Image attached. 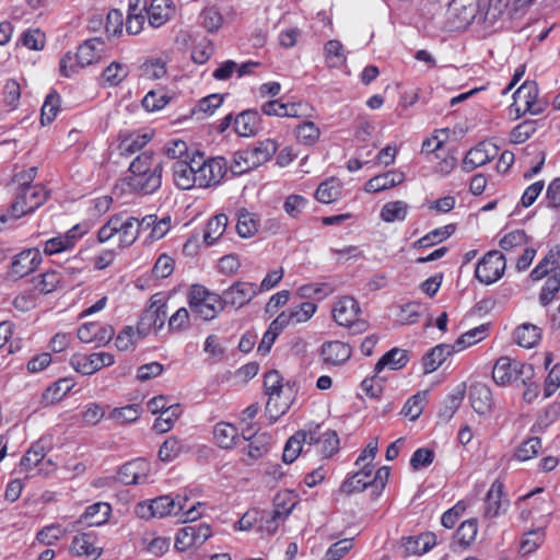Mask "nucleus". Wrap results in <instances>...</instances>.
I'll use <instances>...</instances> for the list:
<instances>
[{"label":"nucleus","instance_id":"21","mask_svg":"<svg viewBox=\"0 0 560 560\" xmlns=\"http://www.w3.org/2000/svg\"><path fill=\"white\" fill-rule=\"evenodd\" d=\"M42 253L38 248L24 249L12 258L10 275L15 278H23L34 272L42 264Z\"/></svg>","mask_w":560,"mask_h":560},{"label":"nucleus","instance_id":"45","mask_svg":"<svg viewBox=\"0 0 560 560\" xmlns=\"http://www.w3.org/2000/svg\"><path fill=\"white\" fill-rule=\"evenodd\" d=\"M253 159L255 168L268 162L277 152L278 144L272 139L259 141L254 147L247 148Z\"/></svg>","mask_w":560,"mask_h":560},{"label":"nucleus","instance_id":"63","mask_svg":"<svg viewBox=\"0 0 560 560\" xmlns=\"http://www.w3.org/2000/svg\"><path fill=\"white\" fill-rule=\"evenodd\" d=\"M151 137L143 132H132L126 136L119 144V150L122 154H132L141 150L149 141Z\"/></svg>","mask_w":560,"mask_h":560},{"label":"nucleus","instance_id":"11","mask_svg":"<svg viewBox=\"0 0 560 560\" xmlns=\"http://www.w3.org/2000/svg\"><path fill=\"white\" fill-rule=\"evenodd\" d=\"M511 113L516 117L525 114L538 115L544 110V103L538 98V88L533 81H525L513 94Z\"/></svg>","mask_w":560,"mask_h":560},{"label":"nucleus","instance_id":"57","mask_svg":"<svg viewBox=\"0 0 560 560\" xmlns=\"http://www.w3.org/2000/svg\"><path fill=\"white\" fill-rule=\"evenodd\" d=\"M182 413V408L177 404L170 405L154 421L153 428L159 433L170 431L175 421Z\"/></svg>","mask_w":560,"mask_h":560},{"label":"nucleus","instance_id":"55","mask_svg":"<svg viewBox=\"0 0 560 560\" xmlns=\"http://www.w3.org/2000/svg\"><path fill=\"white\" fill-rule=\"evenodd\" d=\"M285 512H276L275 510L259 511L258 530L261 533L273 534L279 524L284 521Z\"/></svg>","mask_w":560,"mask_h":560},{"label":"nucleus","instance_id":"62","mask_svg":"<svg viewBox=\"0 0 560 560\" xmlns=\"http://www.w3.org/2000/svg\"><path fill=\"white\" fill-rule=\"evenodd\" d=\"M283 329L284 327L282 326V324L279 323V320L276 317L270 323L268 329L262 335V338L257 347V352L260 355H267L270 352L276 339L282 332Z\"/></svg>","mask_w":560,"mask_h":560},{"label":"nucleus","instance_id":"61","mask_svg":"<svg viewBox=\"0 0 560 560\" xmlns=\"http://www.w3.org/2000/svg\"><path fill=\"white\" fill-rule=\"evenodd\" d=\"M44 454V447L40 444L36 443L32 445L21 459V469L28 475L35 474L38 465H40Z\"/></svg>","mask_w":560,"mask_h":560},{"label":"nucleus","instance_id":"7","mask_svg":"<svg viewBox=\"0 0 560 560\" xmlns=\"http://www.w3.org/2000/svg\"><path fill=\"white\" fill-rule=\"evenodd\" d=\"M534 376V369L530 364L510 357L499 358L492 369V380L499 386H508L514 382L529 381Z\"/></svg>","mask_w":560,"mask_h":560},{"label":"nucleus","instance_id":"64","mask_svg":"<svg viewBox=\"0 0 560 560\" xmlns=\"http://www.w3.org/2000/svg\"><path fill=\"white\" fill-rule=\"evenodd\" d=\"M320 129L313 121H304L295 129V136L299 142L305 145H314L320 137Z\"/></svg>","mask_w":560,"mask_h":560},{"label":"nucleus","instance_id":"56","mask_svg":"<svg viewBox=\"0 0 560 560\" xmlns=\"http://www.w3.org/2000/svg\"><path fill=\"white\" fill-rule=\"evenodd\" d=\"M141 415V407L138 404H131L124 407L114 408L108 413V419L117 424H127L135 422Z\"/></svg>","mask_w":560,"mask_h":560},{"label":"nucleus","instance_id":"3","mask_svg":"<svg viewBox=\"0 0 560 560\" xmlns=\"http://www.w3.org/2000/svg\"><path fill=\"white\" fill-rule=\"evenodd\" d=\"M138 236L139 220L125 213L112 215L96 234L98 243L114 242L121 249L130 247Z\"/></svg>","mask_w":560,"mask_h":560},{"label":"nucleus","instance_id":"59","mask_svg":"<svg viewBox=\"0 0 560 560\" xmlns=\"http://www.w3.org/2000/svg\"><path fill=\"white\" fill-rule=\"evenodd\" d=\"M326 63L330 68H339L346 63L343 46L339 40L331 39L324 47Z\"/></svg>","mask_w":560,"mask_h":560},{"label":"nucleus","instance_id":"43","mask_svg":"<svg viewBox=\"0 0 560 560\" xmlns=\"http://www.w3.org/2000/svg\"><path fill=\"white\" fill-rule=\"evenodd\" d=\"M259 126L257 112L244 110L234 118V130L241 137L254 136Z\"/></svg>","mask_w":560,"mask_h":560},{"label":"nucleus","instance_id":"16","mask_svg":"<svg viewBox=\"0 0 560 560\" xmlns=\"http://www.w3.org/2000/svg\"><path fill=\"white\" fill-rule=\"evenodd\" d=\"M211 536L212 529L206 523L185 526L176 533L175 548L179 551L197 548L203 545Z\"/></svg>","mask_w":560,"mask_h":560},{"label":"nucleus","instance_id":"33","mask_svg":"<svg viewBox=\"0 0 560 560\" xmlns=\"http://www.w3.org/2000/svg\"><path fill=\"white\" fill-rule=\"evenodd\" d=\"M173 13L174 8L171 0H152L147 9V20L152 27L158 28L164 25Z\"/></svg>","mask_w":560,"mask_h":560},{"label":"nucleus","instance_id":"6","mask_svg":"<svg viewBox=\"0 0 560 560\" xmlns=\"http://www.w3.org/2000/svg\"><path fill=\"white\" fill-rule=\"evenodd\" d=\"M188 304L192 313L203 320H211L223 310L221 295L201 284H192L188 291Z\"/></svg>","mask_w":560,"mask_h":560},{"label":"nucleus","instance_id":"15","mask_svg":"<svg viewBox=\"0 0 560 560\" xmlns=\"http://www.w3.org/2000/svg\"><path fill=\"white\" fill-rule=\"evenodd\" d=\"M198 150H192V155L186 160L172 164V178L174 185L182 190L198 188Z\"/></svg>","mask_w":560,"mask_h":560},{"label":"nucleus","instance_id":"20","mask_svg":"<svg viewBox=\"0 0 560 560\" xmlns=\"http://www.w3.org/2000/svg\"><path fill=\"white\" fill-rule=\"evenodd\" d=\"M151 475V464L143 458H137L121 466L118 479L125 485H143L150 481Z\"/></svg>","mask_w":560,"mask_h":560},{"label":"nucleus","instance_id":"50","mask_svg":"<svg viewBox=\"0 0 560 560\" xmlns=\"http://www.w3.org/2000/svg\"><path fill=\"white\" fill-rule=\"evenodd\" d=\"M424 311L425 306L422 303L408 302L398 306L396 319L400 325H412L419 320Z\"/></svg>","mask_w":560,"mask_h":560},{"label":"nucleus","instance_id":"28","mask_svg":"<svg viewBox=\"0 0 560 560\" xmlns=\"http://www.w3.org/2000/svg\"><path fill=\"white\" fill-rule=\"evenodd\" d=\"M317 311V305L312 302H303L294 307L282 311L277 319L284 328L290 325H299L308 322Z\"/></svg>","mask_w":560,"mask_h":560},{"label":"nucleus","instance_id":"14","mask_svg":"<svg viewBox=\"0 0 560 560\" xmlns=\"http://www.w3.org/2000/svg\"><path fill=\"white\" fill-rule=\"evenodd\" d=\"M115 363V357L105 351L92 353H74L70 358L71 368L82 374L92 375L100 370L110 366Z\"/></svg>","mask_w":560,"mask_h":560},{"label":"nucleus","instance_id":"23","mask_svg":"<svg viewBox=\"0 0 560 560\" xmlns=\"http://www.w3.org/2000/svg\"><path fill=\"white\" fill-rule=\"evenodd\" d=\"M316 435L315 427H306L293 434L285 443L282 459L285 464H292L303 452L305 444L312 445Z\"/></svg>","mask_w":560,"mask_h":560},{"label":"nucleus","instance_id":"37","mask_svg":"<svg viewBox=\"0 0 560 560\" xmlns=\"http://www.w3.org/2000/svg\"><path fill=\"white\" fill-rule=\"evenodd\" d=\"M436 544V537L433 533L427 532L415 537H408L404 540L402 547L407 555H423L430 551Z\"/></svg>","mask_w":560,"mask_h":560},{"label":"nucleus","instance_id":"5","mask_svg":"<svg viewBox=\"0 0 560 560\" xmlns=\"http://www.w3.org/2000/svg\"><path fill=\"white\" fill-rule=\"evenodd\" d=\"M359 470L347 478L341 485L345 493L361 492L369 486L374 487L380 493L386 486L389 477V468L386 466L375 469L374 465H360Z\"/></svg>","mask_w":560,"mask_h":560},{"label":"nucleus","instance_id":"40","mask_svg":"<svg viewBox=\"0 0 560 560\" xmlns=\"http://www.w3.org/2000/svg\"><path fill=\"white\" fill-rule=\"evenodd\" d=\"M228 217L219 213L210 218L205 226L202 240L207 246L214 245L224 234L228 226Z\"/></svg>","mask_w":560,"mask_h":560},{"label":"nucleus","instance_id":"29","mask_svg":"<svg viewBox=\"0 0 560 560\" xmlns=\"http://www.w3.org/2000/svg\"><path fill=\"white\" fill-rule=\"evenodd\" d=\"M106 52V44L101 38H91L81 44L77 49L79 63L88 67L98 62Z\"/></svg>","mask_w":560,"mask_h":560},{"label":"nucleus","instance_id":"24","mask_svg":"<svg viewBox=\"0 0 560 560\" xmlns=\"http://www.w3.org/2000/svg\"><path fill=\"white\" fill-rule=\"evenodd\" d=\"M498 154V148L490 141H483L471 148L463 161V168L471 172L475 168L485 165Z\"/></svg>","mask_w":560,"mask_h":560},{"label":"nucleus","instance_id":"31","mask_svg":"<svg viewBox=\"0 0 560 560\" xmlns=\"http://www.w3.org/2000/svg\"><path fill=\"white\" fill-rule=\"evenodd\" d=\"M273 444L272 436L268 433H260L249 439L245 448V464L252 465L254 462L265 457Z\"/></svg>","mask_w":560,"mask_h":560},{"label":"nucleus","instance_id":"38","mask_svg":"<svg viewBox=\"0 0 560 560\" xmlns=\"http://www.w3.org/2000/svg\"><path fill=\"white\" fill-rule=\"evenodd\" d=\"M469 399L471 407L479 415L490 411L492 406V394L490 388L485 384H475L470 388Z\"/></svg>","mask_w":560,"mask_h":560},{"label":"nucleus","instance_id":"39","mask_svg":"<svg viewBox=\"0 0 560 560\" xmlns=\"http://www.w3.org/2000/svg\"><path fill=\"white\" fill-rule=\"evenodd\" d=\"M112 514V506L107 502H96L89 505L81 516L88 526H101L107 523Z\"/></svg>","mask_w":560,"mask_h":560},{"label":"nucleus","instance_id":"44","mask_svg":"<svg viewBox=\"0 0 560 560\" xmlns=\"http://www.w3.org/2000/svg\"><path fill=\"white\" fill-rule=\"evenodd\" d=\"M560 257V249L558 247H552L548 250L545 257L536 265V267L530 271L529 277L533 281H539L544 277L551 275L557 271L556 265Z\"/></svg>","mask_w":560,"mask_h":560},{"label":"nucleus","instance_id":"42","mask_svg":"<svg viewBox=\"0 0 560 560\" xmlns=\"http://www.w3.org/2000/svg\"><path fill=\"white\" fill-rule=\"evenodd\" d=\"M342 192V183L336 177H330L319 184L315 191L317 201L329 205L339 199Z\"/></svg>","mask_w":560,"mask_h":560},{"label":"nucleus","instance_id":"9","mask_svg":"<svg viewBox=\"0 0 560 560\" xmlns=\"http://www.w3.org/2000/svg\"><path fill=\"white\" fill-rule=\"evenodd\" d=\"M198 188L217 187L228 173V162L222 156L207 158L202 152L197 154Z\"/></svg>","mask_w":560,"mask_h":560},{"label":"nucleus","instance_id":"13","mask_svg":"<svg viewBox=\"0 0 560 560\" xmlns=\"http://www.w3.org/2000/svg\"><path fill=\"white\" fill-rule=\"evenodd\" d=\"M506 261L504 255L499 250H490L478 261L475 269V277L486 285L500 280L504 275Z\"/></svg>","mask_w":560,"mask_h":560},{"label":"nucleus","instance_id":"58","mask_svg":"<svg viewBox=\"0 0 560 560\" xmlns=\"http://www.w3.org/2000/svg\"><path fill=\"white\" fill-rule=\"evenodd\" d=\"M200 25L211 34L219 32L223 25V16L218 8H205L199 15Z\"/></svg>","mask_w":560,"mask_h":560},{"label":"nucleus","instance_id":"26","mask_svg":"<svg viewBox=\"0 0 560 560\" xmlns=\"http://www.w3.org/2000/svg\"><path fill=\"white\" fill-rule=\"evenodd\" d=\"M509 500L504 498L503 483L494 481L486 495L483 516L487 518L497 517L506 512Z\"/></svg>","mask_w":560,"mask_h":560},{"label":"nucleus","instance_id":"60","mask_svg":"<svg viewBox=\"0 0 560 560\" xmlns=\"http://www.w3.org/2000/svg\"><path fill=\"white\" fill-rule=\"evenodd\" d=\"M541 446V440L539 438H529L516 447L514 458L518 462H527L539 454Z\"/></svg>","mask_w":560,"mask_h":560},{"label":"nucleus","instance_id":"32","mask_svg":"<svg viewBox=\"0 0 560 560\" xmlns=\"http://www.w3.org/2000/svg\"><path fill=\"white\" fill-rule=\"evenodd\" d=\"M404 179L402 172L392 170L369 179L364 185V190L369 194L380 192L401 184Z\"/></svg>","mask_w":560,"mask_h":560},{"label":"nucleus","instance_id":"49","mask_svg":"<svg viewBox=\"0 0 560 560\" xmlns=\"http://www.w3.org/2000/svg\"><path fill=\"white\" fill-rule=\"evenodd\" d=\"M213 438L222 448H232L238 439V430L230 422H219L213 430Z\"/></svg>","mask_w":560,"mask_h":560},{"label":"nucleus","instance_id":"54","mask_svg":"<svg viewBox=\"0 0 560 560\" xmlns=\"http://www.w3.org/2000/svg\"><path fill=\"white\" fill-rule=\"evenodd\" d=\"M129 74L126 63L113 61L102 72L103 82L108 86L119 85Z\"/></svg>","mask_w":560,"mask_h":560},{"label":"nucleus","instance_id":"25","mask_svg":"<svg viewBox=\"0 0 560 560\" xmlns=\"http://www.w3.org/2000/svg\"><path fill=\"white\" fill-rule=\"evenodd\" d=\"M173 225V220L170 214L159 217L158 214H149L139 220V230H149L147 240L149 242H156L167 235Z\"/></svg>","mask_w":560,"mask_h":560},{"label":"nucleus","instance_id":"19","mask_svg":"<svg viewBox=\"0 0 560 560\" xmlns=\"http://www.w3.org/2000/svg\"><path fill=\"white\" fill-rule=\"evenodd\" d=\"M77 335L80 341L84 343L104 346L113 339L115 330L113 326L106 323L86 322L78 328Z\"/></svg>","mask_w":560,"mask_h":560},{"label":"nucleus","instance_id":"22","mask_svg":"<svg viewBox=\"0 0 560 560\" xmlns=\"http://www.w3.org/2000/svg\"><path fill=\"white\" fill-rule=\"evenodd\" d=\"M352 354V348L345 341H325L319 349V357L327 366L343 365Z\"/></svg>","mask_w":560,"mask_h":560},{"label":"nucleus","instance_id":"1","mask_svg":"<svg viewBox=\"0 0 560 560\" xmlns=\"http://www.w3.org/2000/svg\"><path fill=\"white\" fill-rule=\"evenodd\" d=\"M130 186L143 194L156 191L162 184L163 163L151 152L138 155L129 166Z\"/></svg>","mask_w":560,"mask_h":560},{"label":"nucleus","instance_id":"8","mask_svg":"<svg viewBox=\"0 0 560 560\" xmlns=\"http://www.w3.org/2000/svg\"><path fill=\"white\" fill-rule=\"evenodd\" d=\"M47 198L45 189L39 185H22L10 206V219L16 220L40 207Z\"/></svg>","mask_w":560,"mask_h":560},{"label":"nucleus","instance_id":"17","mask_svg":"<svg viewBox=\"0 0 560 560\" xmlns=\"http://www.w3.org/2000/svg\"><path fill=\"white\" fill-rule=\"evenodd\" d=\"M135 514L144 520H149L151 517H166L171 515H176L174 511V501L173 497L165 494L156 497L152 500H145L139 502L135 506Z\"/></svg>","mask_w":560,"mask_h":560},{"label":"nucleus","instance_id":"41","mask_svg":"<svg viewBox=\"0 0 560 560\" xmlns=\"http://www.w3.org/2000/svg\"><path fill=\"white\" fill-rule=\"evenodd\" d=\"M513 338L520 347L530 349L540 341L541 329L534 324L524 323L516 327Z\"/></svg>","mask_w":560,"mask_h":560},{"label":"nucleus","instance_id":"34","mask_svg":"<svg viewBox=\"0 0 560 560\" xmlns=\"http://www.w3.org/2000/svg\"><path fill=\"white\" fill-rule=\"evenodd\" d=\"M67 528L59 523L47 524L37 530L32 546H56L67 535Z\"/></svg>","mask_w":560,"mask_h":560},{"label":"nucleus","instance_id":"4","mask_svg":"<svg viewBox=\"0 0 560 560\" xmlns=\"http://www.w3.org/2000/svg\"><path fill=\"white\" fill-rule=\"evenodd\" d=\"M331 314L338 326L346 327L352 334H363L369 328V323L362 317L359 302L349 295L336 298Z\"/></svg>","mask_w":560,"mask_h":560},{"label":"nucleus","instance_id":"46","mask_svg":"<svg viewBox=\"0 0 560 560\" xmlns=\"http://www.w3.org/2000/svg\"><path fill=\"white\" fill-rule=\"evenodd\" d=\"M408 362V354L406 350L393 348L386 352L375 364V372L380 373L385 368L389 370L402 369Z\"/></svg>","mask_w":560,"mask_h":560},{"label":"nucleus","instance_id":"35","mask_svg":"<svg viewBox=\"0 0 560 560\" xmlns=\"http://www.w3.org/2000/svg\"><path fill=\"white\" fill-rule=\"evenodd\" d=\"M455 351H457L455 346H450V345H438V346H435L422 359L423 372L425 374L433 373Z\"/></svg>","mask_w":560,"mask_h":560},{"label":"nucleus","instance_id":"47","mask_svg":"<svg viewBox=\"0 0 560 560\" xmlns=\"http://www.w3.org/2000/svg\"><path fill=\"white\" fill-rule=\"evenodd\" d=\"M532 237L524 230H513L502 235L499 246L506 253H514L530 243Z\"/></svg>","mask_w":560,"mask_h":560},{"label":"nucleus","instance_id":"27","mask_svg":"<svg viewBox=\"0 0 560 560\" xmlns=\"http://www.w3.org/2000/svg\"><path fill=\"white\" fill-rule=\"evenodd\" d=\"M70 553L77 557L97 559L103 549L97 546V535L94 533H80L73 536L69 546Z\"/></svg>","mask_w":560,"mask_h":560},{"label":"nucleus","instance_id":"51","mask_svg":"<svg viewBox=\"0 0 560 560\" xmlns=\"http://www.w3.org/2000/svg\"><path fill=\"white\" fill-rule=\"evenodd\" d=\"M409 206L401 200L386 202L380 217L386 223L401 222L406 219Z\"/></svg>","mask_w":560,"mask_h":560},{"label":"nucleus","instance_id":"53","mask_svg":"<svg viewBox=\"0 0 560 560\" xmlns=\"http://www.w3.org/2000/svg\"><path fill=\"white\" fill-rule=\"evenodd\" d=\"M455 231V226L453 224H448L442 228H438L417 240L413 243L415 248H428L438 243L443 242L448 238Z\"/></svg>","mask_w":560,"mask_h":560},{"label":"nucleus","instance_id":"18","mask_svg":"<svg viewBox=\"0 0 560 560\" xmlns=\"http://www.w3.org/2000/svg\"><path fill=\"white\" fill-rule=\"evenodd\" d=\"M258 284L249 281H236L225 289L221 295L223 305L240 308L258 295Z\"/></svg>","mask_w":560,"mask_h":560},{"label":"nucleus","instance_id":"36","mask_svg":"<svg viewBox=\"0 0 560 560\" xmlns=\"http://www.w3.org/2000/svg\"><path fill=\"white\" fill-rule=\"evenodd\" d=\"M166 305L160 299H151L149 307L144 311L141 317V324L148 325L155 331L160 330L165 323Z\"/></svg>","mask_w":560,"mask_h":560},{"label":"nucleus","instance_id":"10","mask_svg":"<svg viewBox=\"0 0 560 560\" xmlns=\"http://www.w3.org/2000/svg\"><path fill=\"white\" fill-rule=\"evenodd\" d=\"M264 387L268 395L266 409L270 413V417L278 418L284 415L289 410L291 401L290 397L282 398V377L278 371H269L265 374Z\"/></svg>","mask_w":560,"mask_h":560},{"label":"nucleus","instance_id":"2","mask_svg":"<svg viewBox=\"0 0 560 560\" xmlns=\"http://www.w3.org/2000/svg\"><path fill=\"white\" fill-rule=\"evenodd\" d=\"M521 517L523 520H534L537 523L535 529L526 532L520 544V551L523 555H529L536 551L545 541V527L549 522L548 513H546L545 503L538 502L533 494L523 498Z\"/></svg>","mask_w":560,"mask_h":560},{"label":"nucleus","instance_id":"30","mask_svg":"<svg viewBox=\"0 0 560 560\" xmlns=\"http://www.w3.org/2000/svg\"><path fill=\"white\" fill-rule=\"evenodd\" d=\"M306 427H315L316 435L314 436V441L312 445H316L318 447V452L322 456L328 458L336 454L339 450V439L335 431L332 430H322V425L318 423H310Z\"/></svg>","mask_w":560,"mask_h":560},{"label":"nucleus","instance_id":"48","mask_svg":"<svg viewBox=\"0 0 560 560\" xmlns=\"http://www.w3.org/2000/svg\"><path fill=\"white\" fill-rule=\"evenodd\" d=\"M335 288L327 282H312L298 288L296 294L301 299L322 301L332 294Z\"/></svg>","mask_w":560,"mask_h":560},{"label":"nucleus","instance_id":"12","mask_svg":"<svg viewBox=\"0 0 560 560\" xmlns=\"http://www.w3.org/2000/svg\"><path fill=\"white\" fill-rule=\"evenodd\" d=\"M88 232L89 228L86 224H75L65 233H59L46 240L42 245L43 253L47 256H54L70 252Z\"/></svg>","mask_w":560,"mask_h":560},{"label":"nucleus","instance_id":"52","mask_svg":"<svg viewBox=\"0 0 560 560\" xmlns=\"http://www.w3.org/2000/svg\"><path fill=\"white\" fill-rule=\"evenodd\" d=\"M260 226V221L255 213L242 210L238 213L236 231L241 237L248 238L254 236Z\"/></svg>","mask_w":560,"mask_h":560}]
</instances>
